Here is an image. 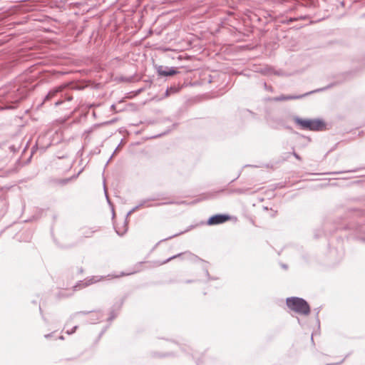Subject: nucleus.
Listing matches in <instances>:
<instances>
[{"label": "nucleus", "mask_w": 365, "mask_h": 365, "mask_svg": "<svg viewBox=\"0 0 365 365\" xmlns=\"http://www.w3.org/2000/svg\"><path fill=\"white\" fill-rule=\"evenodd\" d=\"M126 230H127V229H125V230H124V231H123V232H120L118 230H116V232H117V234H118V235H123L125 232V231H126Z\"/></svg>", "instance_id": "ddd939ff"}, {"label": "nucleus", "mask_w": 365, "mask_h": 365, "mask_svg": "<svg viewBox=\"0 0 365 365\" xmlns=\"http://www.w3.org/2000/svg\"><path fill=\"white\" fill-rule=\"evenodd\" d=\"M295 122L300 125L302 129L309 130H319L324 126L323 121L318 119L311 120L296 118Z\"/></svg>", "instance_id": "f03ea898"}, {"label": "nucleus", "mask_w": 365, "mask_h": 365, "mask_svg": "<svg viewBox=\"0 0 365 365\" xmlns=\"http://www.w3.org/2000/svg\"><path fill=\"white\" fill-rule=\"evenodd\" d=\"M98 281V279H96L95 277H93V278L90 279L89 280H88V282H83L82 284H83V287H86V286L93 284Z\"/></svg>", "instance_id": "1a4fd4ad"}, {"label": "nucleus", "mask_w": 365, "mask_h": 365, "mask_svg": "<svg viewBox=\"0 0 365 365\" xmlns=\"http://www.w3.org/2000/svg\"><path fill=\"white\" fill-rule=\"evenodd\" d=\"M287 307L294 311L295 312L302 314L308 315L310 312V307L308 303L302 298L299 297H289L287 299Z\"/></svg>", "instance_id": "f257e3e1"}, {"label": "nucleus", "mask_w": 365, "mask_h": 365, "mask_svg": "<svg viewBox=\"0 0 365 365\" xmlns=\"http://www.w3.org/2000/svg\"><path fill=\"white\" fill-rule=\"evenodd\" d=\"M177 91V89L175 88H173L171 87L170 89H167L166 92H165V96H169V93L170 92H176Z\"/></svg>", "instance_id": "9d476101"}, {"label": "nucleus", "mask_w": 365, "mask_h": 365, "mask_svg": "<svg viewBox=\"0 0 365 365\" xmlns=\"http://www.w3.org/2000/svg\"><path fill=\"white\" fill-rule=\"evenodd\" d=\"M59 339H61V340H63V339H64V338H63V336H61L59 337Z\"/></svg>", "instance_id": "f3484780"}, {"label": "nucleus", "mask_w": 365, "mask_h": 365, "mask_svg": "<svg viewBox=\"0 0 365 365\" xmlns=\"http://www.w3.org/2000/svg\"><path fill=\"white\" fill-rule=\"evenodd\" d=\"M293 155H294V156L297 160H301L300 156H299L297 153H294H294H293Z\"/></svg>", "instance_id": "4468645a"}, {"label": "nucleus", "mask_w": 365, "mask_h": 365, "mask_svg": "<svg viewBox=\"0 0 365 365\" xmlns=\"http://www.w3.org/2000/svg\"><path fill=\"white\" fill-rule=\"evenodd\" d=\"M179 255H174V256H173V257H170V258H168L166 261H165V262H164V263H165V262H168V261H170V260H171V259H173L176 258V257H178Z\"/></svg>", "instance_id": "f8f14e48"}, {"label": "nucleus", "mask_w": 365, "mask_h": 365, "mask_svg": "<svg viewBox=\"0 0 365 365\" xmlns=\"http://www.w3.org/2000/svg\"><path fill=\"white\" fill-rule=\"evenodd\" d=\"M324 91V88H321V89L317 90V91ZM314 92H316V91H311L309 93H305L304 95H300V96H284V95H282V96H280L279 97H276L274 98V101H281L298 99V98H302L304 96H307L309 93H312Z\"/></svg>", "instance_id": "20e7f679"}, {"label": "nucleus", "mask_w": 365, "mask_h": 365, "mask_svg": "<svg viewBox=\"0 0 365 365\" xmlns=\"http://www.w3.org/2000/svg\"><path fill=\"white\" fill-rule=\"evenodd\" d=\"M125 274H125V273L122 272V273H121V274H120V276H124V275H125Z\"/></svg>", "instance_id": "a211bd4d"}, {"label": "nucleus", "mask_w": 365, "mask_h": 365, "mask_svg": "<svg viewBox=\"0 0 365 365\" xmlns=\"http://www.w3.org/2000/svg\"><path fill=\"white\" fill-rule=\"evenodd\" d=\"M158 73L160 76H168L176 74L178 71L173 67L164 68L163 66H160L158 68Z\"/></svg>", "instance_id": "39448f33"}, {"label": "nucleus", "mask_w": 365, "mask_h": 365, "mask_svg": "<svg viewBox=\"0 0 365 365\" xmlns=\"http://www.w3.org/2000/svg\"><path fill=\"white\" fill-rule=\"evenodd\" d=\"M50 336H51V334H46V335H45V337H46V338H48V337H50Z\"/></svg>", "instance_id": "dca6fc26"}, {"label": "nucleus", "mask_w": 365, "mask_h": 365, "mask_svg": "<svg viewBox=\"0 0 365 365\" xmlns=\"http://www.w3.org/2000/svg\"><path fill=\"white\" fill-rule=\"evenodd\" d=\"M230 217L227 215H215L210 217L207 221V225H219L222 224L228 220H230Z\"/></svg>", "instance_id": "7ed1b4c3"}, {"label": "nucleus", "mask_w": 365, "mask_h": 365, "mask_svg": "<svg viewBox=\"0 0 365 365\" xmlns=\"http://www.w3.org/2000/svg\"><path fill=\"white\" fill-rule=\"evenodd\" d=\"M63 88V86H59L58 88H53V89L51 90L48 93V94L46 96V97L44 98V101H48V100L51 99L52 98H53L54 96H56V95L58 93L61 92Z\"/></svg>", "instance_id": "423d86ee"}, {"label": "nucleus", "mask_w": 365, "mask_h": 365, "mask_svg": "<svg viewBox=\"0 0 365 365\" xmlns=\"http://www.w3.org/2000/svg\"><path fill=\"white\" fill-rule=\"evenodd\" d=\"M76 329H77V326H75V327H73L71 331H70V330H67V331H66V333H67L68 334H73V333H74V332H75V331L76 330Z\"/></svg>", "instance_id": "9b49d317"}, {"label": "nucleus", "mask_w": 365, "mask_h": 365, "mask_svg": "<svg viewBox=\"0 0 365 365\" xmlns=\"http://www.w3.org/2000/svg\"><path fill=\"white\" fill-rule=\"evenodd\" d=\"M147 202L146 200H144L143 202H142L141 203H140L138 205L135 206V207H133L130 211L128 212V215H130L132 212H135V210H137L138 208L143 207L145 203Z\"/></svg>", "instance_id": "6e6552de"}, {"label": "nucleus", "mask_w": 365, "mask_h": 365, "mask_svg": "<svg viewBox=\"0 0 365 365\" xmlns=\"http://www.w3.org/2000/svg\"><path fill=\"white\" fill-rule=\"evenodd\" d=\"M79 314H85L86 313L85 312H80Z\"/></svg>", "instance_id": "6ab92c4d"}, {"label": "nucleus", "mask_w": 365, "mask_h": 365, "mask_svg": "<svg viewBox=\"0 0 365 365\" xmlns=\"http://www.w3.org/2000/svg\"><path fill=\"white\" fill-rule=\"evenodd\" d=\"M61 103H62L61 101H57L55 103V105L58 106V105L61 104Z\"/></svg>", "instance_id": "2eb2a0df"}, {"label": "nucleus", "mask_w": 365, "mask_h": 365, "mask_svg": "<svg viewBox=\"0 0 365 365\" xmlns=\"http://www.w3.org/2000/svg\"><path fill=\"white\" fill-rule=\"evenodd\" d=\"M95 232L96 230L90 227H83L81 229V234L85 237H91Z\"/></svg>", "instance_id": "0eeeda50"}]
</instances>
